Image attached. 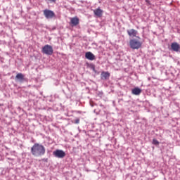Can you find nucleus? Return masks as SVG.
<instances>
[{"label":"nucleus","instance_id":"f257e3e1","mask_svg":"<svg viewBox=\"0 0 180 180\" xmlns=\"http://www.w3.org/2000/svg\"><path fill=\"white\" fill-rule=\"evenodd\" d=\"M31 154L34 157H42L46 154V148L43 145L36 143L31 147Z\"/></svg>","mask_w":180,"mask_h":180},{"label":"nucleus","instance_id":"f03ea898","mask_svg":"<svg viewBox=\"0 0 180 180\" xmlns=\"http://www.w3.org/2000/svg\"><path fill=\"white\" fill-rule=\"evenodd\" d=\"M129 45L132 49H139L141 47L142 43L136 39H131L129 41Z\"/></svg>","mask_w":180,"mask_h":180},{"label":"nucleus","instance_id":"7ed1b4c3","mask_svg":"<svg viewBox=\"0 0 180 180\" xmlns=\"http://www.w3.org/2000/svg\"><path fill=\"white\" fill-rule=\"evenodd\" d=\"M66 155V153L64 150L57 149L53 151V156L56 158H64Z\"/></svg>","mask_w":180,"mask_h":180},{"label":"nucleus","instance_id":"20e7f679","mask_svg":"<svg viewBox=\"0 0 180 180\" xmlns=\"http://www.w3.org/2000/svg\"><path fill=\"white\" fill-rule=\"evenodd\" d=\"M42 53L46 55H52L53 53V47L50 45H45V46L42 48Z\"/></svg>","mask_w":180,"mask_h":180},{"label":"nucleus","instance_id":"39448f33","mask_svg":"<svg viewBox=\"0 0 180 180\" xmlns=\"http://www.w3.org/2000/svg\"><path fill=\"white\" fill-rule=\"evenodd\" d=\"M44 15H45V18H46V19H51L56 17L55 13L48 9H45L44 11Z\"/></svg>","mask_w":180,"mask_h":180},{"label":"nucleus","instance_id":"423d86ee","mask_svg":"<svg viewBox=\"0 0 180 180\" xmlns=\"http://www.w3.org/2000/svg\"><path fill=\"white\" fill-rule=\"evenodd\" d=\"M70 20L69 25L71 27H76L79 24V19L77 17L71 18Z\"/></svg>","mask_w":180,"mask_h":180},{"label":"nucleus","instance_id":"0eeeda50","mask_svg":"<svg viewBox=\"0 0 180 180\" xmlns=\"http://www.w3.org/2000/svg\"><path fill=\"white\" fill-rule=\"evenodd\" d=\"M170 49L175 52H179L180 51V44L177 42H173L171 44Z\"/></svg>","mask_w":180,"mask_h":180},{"label":"nucleus","instance_id":"6e6552de","mask_svg":"<svg viewBox=\"0 0 180 180\" xmlns=\"http://www.w3.org/2000/svg\"><path fill=\"white\" fill-rule=\"evenodd\" d=\"M94 15L98 17V18H101L103 15V11L102 9H101L100 8H98L96 10L93 11Z\"/></svg>","mask_w":180,"mask_h":180},{"label":"nucleus","instance_id":"1a4fd4ad","mask_svg":"<svg viewBox=\"0 0 180 180\" xmlns=\"http://www.w3.org/2000/svg\"><path fill=\"white\" fill-rule=\"evenodd\" d=\"M85 58L90 60H96V56L91 52H86L85 53Z\"/></svg>","mask_w":180,"mask_h":180},{"label":"nucleus","instance_id":"9d476101","mask_svg":"<svg viewBox=\"0 0 180 180\" xmlns=\"http://www.w3.org/2000/svg\"><path fill=\"white\" fill-rule=\"evenodd\" d=\"M128 35L131 37H135L138 34V31L134 29H131L130 30L127 31Z\"/></svg>","mask_w":180,"mask_h":180},{"label":"nucleus","instance_id":"9b49d317","mask_svg":"<svg viewBox=\"0 0 180 180\" xmlns=\"http://www.w3.org/2000/svg\"><path fill=\"white\" fill-rule=\"evenodd\" d=\"M142 90L140 88L136 87L131 90V94L136 96L140 95Z\"/></svg>","mask_w":180,"mask_h":180},{"label":"nucleus","instance_id":"f8f14e48","mask_svg":"<svg viewBox=\"0 0 180 180\" xmlns=\"http://www.w3.org/2000/svg\"><path fill=\"white\" fill-rule=\"evenodd\" d=\"M110 77V74L108 72H101V77L102 79L105 80Z\"/></svg>","mask_w":180,"mask_h":180},{"label":"nucleus","instance_id":"ddd939ff","mask_svg":"<svg viewBox=\"0 0 180 180\" xmlns=\"http://www.w3.org/2000/svg\"><path fill=\"white\" fill-rule=\"evenodd\" d=\"M15 79H18L20 82H22L24 80V75L22 73H18L15 75Z\"/></svg>","mask_w":180,"mask_h":180},{"label":"nucleus","instance_id":"4468645a","mask_svg":"<svg viewBox=\"0 0 180 180\" xmlns=\"http://www.w3.org/2000/svg\"><path fill=\"white\" fill-rule=\"evenodd\" d=\"M153 144H154V146H159L160 142L157 139H153Z\"/></svg>","mask_w":180,"mask_h":180},{"label":"nucleus","instance_id":"2eb2a0df","mask_svg":"<svg viewBox=\"0 0 180 180\" xmlns=\"http://www.w3.org/2000/svg\"><path fill=\"white\" fill-rule=\"evenodd\" d=\"M79 121H80L79 119H76V120H75L74 122H75V124H79Z\"/></svg>","mask_w":180,"mask_h":180},{"label":"nucleus","instance_id":"dca6fc26","mask_svg":"<svg viewBox=\"0 0 180 180\" xmlns=\"http://www.w3.org/2000/svg\"><path fill=\"white\" fill-rule=\"evenodd\" d=\"M46 1H49L51 3H54V2L56 1V0H46Z\"/></svg>","mask_w":180,"mask_h":180}]
</instances>
